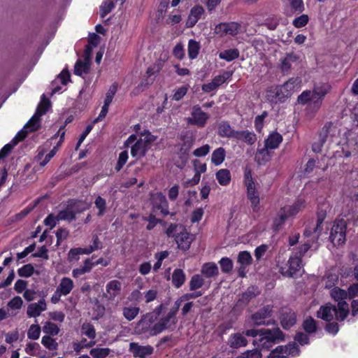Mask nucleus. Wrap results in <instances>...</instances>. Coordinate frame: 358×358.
<instances>
[{"label": "nucleus", "instance_id": "1", "mask_svg": "<svg viewBox=\"0 0 358 358\" xmlns=\"http://www.w3.org/2000/svg\"><path fill=\"white\" fill-rule=\"evenodd\" d=\"M305 207L306 201L303 199H297L293 204L281 207L273 218L272 231L275 233L279 231L289 217L295 216Z\"/></svg>", "mask_w": 358, "mask_h": 358}, {"label": "nucleus", "instance_id": "2", "mask_svg": "<svg viewBox=\"0 0 358 358\" xmlns=\"http://www.w3.org/2000/svg\"><path fill=\"white\" fill-rule=\"evenodd\" d=\"M285 335L279 327L263 328L260 338L254 339L252 343L261 349L270 350L274 345L285 341Z\"/></svg>", "mask_w": 358, "mask_h": 358}, {"label": "nucleus", "instance_id": "3", "mask_svg": "<svg viewBox=\"0 0 358 358\" xmlns=\"http://www.w3.org/2000/svg\"><path fill=\"white\" fill-rule=\"evenodd\" d=\"M166 234L169 238H174L178 248L182 251L188 250L194 240L192 235L184 227L177 224L171 223L166 229Z\"/></svg>", "mask_w": 358, "mask_h": 358}, {"label": "nucleus", "instance_id": "4", "mask_svg": "<svg viewBox=\"0 0 358 358\" xmlns=\"http://www.w3.org/2000/svg\"><path fill=\"white\" fill-rule=\"evenodd\" d=\"M156 320L157 317L155 315V313H147L143 315L136 324L134 332L138 335L157 336L158 332L155 329Z\"/></svg>", "mask_w": 358, "mask_h": 358}, {"label": "nucleus", "instance_id": "5", "mask_svg": "<svg viewBox=\"0 0 358 358\" xmlns=\"http://www.w3.org/2000/svg\"><path fill=\"white\" fill-rule=\"evenodd\" d=\"M347 224L343 220L334 222L331 230L329 239L335 246H339L345 243Z\"/></svg>", "mask_w": 358, "mask_h": 358}, {"label": "nucleus", "instance_id": "6", "mask_svg": "<svg viewBox=\"0 0 358 358\" xmlns=\"http://www.w3.org/2000/svg\"><path fill=\"white\" fill-rule=\"evenodd\" d=\"M150 201L152 204L151 211L152 213H157L159 210L163 217H166L169 214V203L162 192H157L152 194Z\"/></svg>", "mask_w": 358, "mask_h": 358}, {"label": "nucleus", "instance_id": "7", "mask_svg": "<svg viewBox=\"0 0 358 358\" xmlns=\"http://www.w3.org/2000/svg\"><path fill=\"white\" fill-rule=\"evenodd\" d=\"M279 320L281 327L289 330L296 323V314L291 308H282L280 310Z\"/></svg>", "mask_w": 358, "mask_h": 358}, {"label": "nucleus", "instance_id": "8", "mask_svg": "<svg viewBox=\"0 0 358 358\" xmlns=\"http://www.w3.org/2000/svg\"><path fill=\"white\" fill-rule=\"evenodd\" d=\"M273 313V306L271 305H266L261 308L257 312L253 313L251 316V319L256 326H260L263 324H269L270 322H266L265 320L271 317Z\"/></svg>", "mask_w": 358, "mask_h": 358}, {"label": "nucleus", "instance_id": "9", "mask_svg": "<svg viewBox=\"0 0 358 358\" xmlns=\"http://www.w3.org/2000/svg\"><path fill=\"white\" fill-rule=\"evenodd\" d=\"M241 24L236 22H220L215 26V31L217 34L223 35L236 36L238 34Z\"/></svg>", "mask_w": 358, "mask_h": 358}, {"label": "nucleus", "instance_id": "10", "mask_svg": "<svg viewBox=\"0 0 358 358\" xmlns=\"http://www.w3.org/2000/svg\"><path fill=\"white\" fill-rule=\"evenodd\" d=\"M78 201L75 199H69L67 201L66 206L64 209L59 210L57 213V220H65L72 222L76 218V213L75 208Z\"/></svg>", "mask_w": 358, "mask_h": 358}, {"label": "nucleus", "instance_id": "11", "mask_svg": "<svg viewBox=\"0 0 358 358\" xmlns=\"http://www.w3.org/2000/svg\"><path fill=\"white\" fill-rule=\"evenodd\" d=\"M179 139L182 141V143L179 144L180 149L178 152V155L180 158L187 157L194 144V138L192 134H189L187 131H185L180 134Z\"/></svg>", "mask_w": 358, "mask_h": 358}, {"label": "nucleus", "instance_id": "12", "mask_svg": "<svg viewBox=\"0 0 358 358\" xmlns=\"http://www.w3.org/2000/svg\"><path fill=\"white\" fill-rule=\"evenodd\" d=\"M208 119L209 115L203 112L199 106H195L192 112V117H189L187 122L190 124L196 125L199 127H203Z\"/></svg>", "mask_w": 358, "mask_h": 358}, {"label": "nucleus", "instance_id": "13", "mask_svg": "<svg viewBox=\"0 0 358 358\" xmlns=\"http://www.w3.org/2000/svg\"><path fill=\"white\" fill-rule=\"evenodd\" d=\"M287 265L288 268L286 271H284V268H281L282 274L287 277H293L303 267L302 259L292 255L288 259Z\"/></svg>", "mask_w": 358, "mask_h": 358}, {"label": "nucleus", "instance_id": "14", "mask_svg": "<svg viewBox=\"0 0 358 358\" xmlns=\"http://www.w3.org/2000/svg\"><path fill=\"white\" fill-rule=\"evenodd\" d=\"M279 85L271 86L267 88L266 91V99L271 103H282L286 99V95L283 94Z\"/></svg>", "mask_w": 358, "mask_h": 358}, {"label": "nucleus", "instance_id": "15", "mask_svg": "<svg viewBox=\"0 0 358 358\" xmlns=\"http://www.w3.org/2000/svg\"><path fill=\"white\" fill-rule=\"evenodd\" d=\"M129 351L134 357L145 358L153 353L154 348L150 345H141L138 343H130Z\"/></svg>", "mask_w": 358, "mask_h": 358}, {"label": "nucleus", "instance_id": "16", "mask_svg": "<svg viewBox=\"0 0 358 358\" xmlns=\"http://www.w3.org/2000/svg\"><path fill=\"white\" fill-rule=\"evenodd\" d=\"M246 187V193L248 199L250 201L251 208L254 212H258L259 210V194L256 188L255 183L251 184L248 182Z\"/></svg>", "mask_w": 358, "mask_h": 358}, {"label": "nucleus", "instance_id": "17", "mask_svg": "<svg viewBox=\"0 0 358 358\" xmlns=\"http://www.w3.org/2000/svg\"><path fill=\"white\" fill-rule=\"evenodd\" d=\"M332 126L333 123L331 122H328L324 125L321 131L320 132L319 141L317 142H315L312 145L313 152L315 153H320L322 151V147L327 141V136Z\"/></svg>", "mask_w": 358, "mask_h": 358}, {"label": "nucleus", "instance_id": "18", "mask_svg": "<svg viewBox=\"0 0 358 358\" xmlns=\"http://www.w3.org/2000/svg\"><path fill=\"white\" fill-rule=\"evenodd\" d=\"M336 313V306L330 303L321 306L317 312V317L326 322H331Z\"/></svg>", "mask_w": 358, "mask_h": 358}, {"label": "nucleus", "instance_id": "19", "mask_svg": "<svg viewBox=\"0 0 358 358\" xmlns=\"http://www.w3.org/2000/svg\"><path fill=\"white\" fill-rule=\"evenodd\" d=\"M204 8L200 5L193 6L189 12L187 20L186 21V27L192 28L195 26L197 22L201 19V16L204 14Z\"/></svg>", "mask_w": 358, "mask_h": 358}, {"label": "nucleus", "instance_id": "20", "mask_svg": "<svg viewBox=\"0 0 358 358\" xmlns=\"http://www.w3.org/2000/svg\"><path fill=\"white\" fill-rule=\"evenodd\" d=\"M178 320H173L168 313L161 317L157 322H155V331L158 332V335L166 329H171L172 326H175Z\"/></svg>", "mask_w": 358, "mask_h": 358}, {"label": "nucleus", "instance_id": "21", "mask_svg": "<svg viewBox=\"0 0 358 358\" xmlns=\"http://www.w3.org/2000/svg\"><path fill=\"white\" fill-rule=\"evenodd\" d=\"M234 139L245 143L248 145H252L257 141V135L249 130L236 131Z\"/></svg>", "mask_w": 358, "mask_h": 358}, {"label": "nucleus", "instance_id": "22", "mask_svg": "<svg viewBox=\"0 0 358 358\" xmlns=\"http://www.w3.org/2000/svg\"><path fill=\"white\" fill-rule=\"evenodd\" d=\"M283 141L282 136L276 131L271 132L264 141V145L270 150L277 149Z\"/></svg>", "mask_w": 358, "mask_h": 358}, {"label": "nucleus", "instance_id": "23", "mask_svg": "<svg viewBox=\"0 0 358 358\" xmlns=\"http://www.w3.org/2000/svg\"><path fill=\"white\" fill-rule=\"evenodd\" d=\"M148 149L146 145L143 143V138H139L131 146V155L133 157L141 159L146 155Z\"/></svg>", "mask_w": 358, "mask_h": 358}, {"label": "nucleus", "instance_id": "24", "mask_svg": "<svg viewBox=\"0 0 358 358\" xmlns=\"http://www.w3.org/2000/svg\"><path fill=\"white\" fill-rule=\"evenodd\" d=\"M46 310V303L44 299H40L38 303H33L28 306L27 314L29 317H36L41 312Z\"/></svg>", "mask_w": 358, "mask_h": 358}, {"label": "nucleus", "instance_id": "25", "mask_svg": "<svg viewBox=\"0 0 358 358\" xmlns=\"http://www.w3.org/2000/svg\"><path fill=\"white\" fill-rule=\"evenodd\" d=\"M299 59L298 55L294 52H288L285 54V58L282 60L280 69L283 73H288L291 69L292 64L296 62Z\"/></svg>", "mask_w": 358, "mask_h": 358}, {"label": "nucleus", "instance_id": "26", "mask_svg": "<svg viewBox=\"0 0 358 358\" xmlns=\"http://www.w3.org/2000/svg\"><path fill=\"white\" fill-rule=\"evenodd\" d=\"M247 344V339L240 333L231 334L228 339V345L231 348L238 349L246 346Z\"/></svg>", "mask_w": 358, "mask_h": 358}, {"label": "nucleus", "instance_id": "27", "mask_svg": "<svg viewBox=\"0 0 358 358\" xmlns=\"http://www.w3.org/2000/svg\"><path fill=\"white\" fill-rule=\"evenodd\" d=\"M236 130L233 129L227 121H222L217 127V134L222 138H234Z\"/></svg>", "mask_w": 358, "mask_h": 358}, {"label": "nucleus", "instance_id": "28", "mask_svg": "<svg viewBox=\"0 0 358 358\" xmlns=\"http://www.w3.org/2000/svg\"><path fill=\"white\" fill-rule=\"evenodd\" d=\"M201 273L206 278H215L218 275L219 270L215 262H207L203 264Z\"/></svg>", "mask_w": 358, "mask_h": 358}, {"label": "nucleus", "instance_id": "29", "mask_svg": "<svg viewBox=\"0 0 358 358\" xmlns=\"http://www.w3.org/2000/svg\"><path fill=\"white\" fill-rule=\"evenodd\" d=\"M349 314L348 303L345 301H339L336 306L335 318L337 321H344Z\"/></svg>", "mask_w": 358, "mask_h": 358}, {"label": "nucleus", "instance_id": "30", "mask_svg": "<svg viewBox=\"0 0 358 358\" xmlns=\"http://www.w3.org/2000/svg\"><path fill=\"white\" fill-rule=\"evenodd\" d=\"M106 290L110 299H114L121 290V282L117 280L109 281L106 286Z\"/></svg>", "mask_w": 358, "mask_h": 358}, {"label": "nucleus", "instance_id": "31", "mask_svg": "<svg viewBox=\"0 0 358 358\" xmlns=\"http://www.w3.org/2000/svg\"><path fill=\"white\" fill-rule=\"evenodd\" d=\"M268 150L265 145L263 148L257 149L255 159L259 165H264L271 159Z\"/></svg>", "mask_w": 358, "mask_h": 358}, {"label": "nucleus", "instance_id": "32", "mask_svg": "<svg viewBox=\"0 0 358 358\" xmlns=\"http://www.w3.org/2000/svg\"><path fill=\"white\" fill-rule=\"evenodd\" d=\"M73 288V280L67 277H64L62 278L61 282L58 287H57V291H59L64 296H66L69 294Z\"/></svg>", "mask_w": 358, "mask_h": 358}, {"label": "nucleus", "instance_id": "33", "mask_svg": "<svg viewBox=\"0 0 358 358\" xmlns=\"http://www.w3.org/2000/svg\"><path fill=\"white\" fill-rule=\"evenodd\" d=\"M330 90L331 86L328 83H320L314 85L313 90L315 92V94L319 95L317 101V103L322 101L325 96L329 92Z\"/></svg>", "mask_w": 358, "mask_h": 358}, {"label": "nucleus", "instance_id": "34", "mask_svg": "<svg viewBox=\"0 0 358 358\" xmlns=\"http://www.w3.org/2000/svg\"><path fill=\"white\" fill-rule=\"evenodd\" d=\"M186 276L182 269L176 268L172 273V284L176 288H180L185 282Z\"/></svg>", "mask_w": 358, "mask_h": 358}, {"label": "nucleus", "instance_id": "35", "mask_svg": "<svg viewBox=\"0 0 358 358\" xmlns=\"http://www.w3.org/2000/svg\"><path fill=\"white\" fill-rule=\"evenodd\" d=\"M302 328L308 334H314L318 329L317 321L311 316H308L303 321Z\"/></svg>", "mask_w": 358, "mask_h": 358}, {"label": "nucleus", "instance_id": "36", "mask_svg": "<svg viewBox=\"0 0 358 358\" xmlns=\"http://www.w3.org/2000/svg\"><path fill=\"white\" fill-rule=\"evenodd\" d=\"M215 176L219 184L222 186L228 185L231 180V173L227 169H220L217 171Z\"/></svg>", "mask_w": 358, "mask_h": 358}, {"label": "nucleus", "instance_id": "37", "mask_svg": "<svg viewBox=\"0 0 358 358\" xmlns=\"http://www.w3.org/2000/svg\"><path fill=\"white\" fill-rule=\"evenodd\" d=\"M342 152L345 157H350L352 153H357L358 143L354 140H348L345 144L343 145Z\"/></svg>", "mask_w": 358, "mask_h": 358}, {"label": "nucleus", "instance_id": "38", "mask_svg": "<svg viewBox=\"0 0 358 358\" xmlns=\"http://www.w3.org/2000/svg\"><path fill=\"white\" fill-rule=\"evenodd\" d=\"M240 52L237 48H232L223 50L220 52L219 57L227 62H231L239 57Z\"/></svg>", "mask_w": 358, "mask_h": 358}, {"label": "nucleus", "instance_id": "39", "mask_svg": "<svg viewBox=\"0 0 358 358\" xmlns=\"http://www.w3.org/2000/svg\"><path fill=\"white\" fill-rule=\"evenodd\" d=\"M93 268V264L90 259L84 262L83 266L73 270L72 274L74 278H79L82 275L90 272Z\"/></svg>", "mask_w": 358, "mask_h": 358}, {"label": "nucleus", "instance_id": "40", "mask_svg": "<svg viewBox=\"0 0 358 358\" xmlns=\"http://www.w3.org/2000/svg\"><path fill=\"white\" fill-rule=\"evenodd\" d=\"M226 156L225 150L220 147L215 149L211 156V162L215 166L220 165L224 160Z\"/></svg>", "mask_w": 358, "mask_h": 358}, {"label": "nucleus", "instance_id": "41", "mask_svg": "<svg viewBox=\"0 0 358 358\" xmlns=\"http://www.w3.org/2000/svg\"><path fill=\"white\" fill-rule=\"evenodd\" d=\"M201 48L200 43L194 40L191 39L188 42V56L191 59H196L199 53V50Z\"/></svg>", "mask_w": 358, "mask_h": 358}, {"label": "nucleus", "instance_id": "42", "mask_svg": "<svg viewBox=\"0 0 358 358\" xmlns=\"http://www.w3.org/2000/svg\"><path fill=\"white\" fill-rule=\"evenodd\" d=\"M51 107V102L50 101L45 97V94L42 95L41 101L40 103L38 104L36 113L40 117L45 114L49 108Z\"/></svg>", "mask_w": 358, "mask_h": 358}, {"label": "nucleus", "instance_id": "43", "mask_svg": "<svg viewBox=\"0 0 358 358\" xmlns=\"http://www.w3.org/2000/svg\"><path fill=\"white\" fill-rule=\"evenodd\" d=\"M43 331L47 334L46 336H53L57 335L59 333L60 329L57 324L50 321H47L45 322L43 327Z\"/></svg>", "mask_w": 358, "mask_h": 358}, {"label": "nucleus", "instance_id": "44", "mask_svg": "<svg viewBox=\"0 0 358 358\" xmlns=\"http://www.w3.org/2000/svg\"><path fill=\"white\" fill-rule=\"evenodd\" d=\"M189 285L190 291L197 290L204 285V279L201 275L194 274L192 276Z\"/></svg>", "mask_w": 358, "mask_h": 358}, {"label": "nucleus", "instance_id": "45", "mask_svg": "<svg viewBox=\"0 0 358 358\" xmlns=\"http://www.w3.org/2000/svg\"><path fill=\"white\" fill-rule=\"evenodd\" d=\"M40 119L41 117L35 113L34 115L29 120V121L24 126V129H27L29 131H37L40 127Z\"/></svg>", "mask_w": 358, "mask_h": 358}, {"label": "nucleus", "instance_id": "46", "mask_svg": "<svg viewBox=\"0 0 358 358\" xmlns=\"http://www.w3.org/2000/svg\"><path fill=\"white\" fill-rule=\"evenodd\" d=\"M330 295L336 301H343L348 297V292L338 287L333 288L330 292Z\"/></svg>", "mask_w": 358, "mask_h": 358}, {"label": "nucleus", "instance_id": "47", "mask_svg": "<svg viewBox=\"0 0 358 358\" xmlns=\"http://www.w3.org/2000/svg\"><path fill=\"white\" fill-rule=\"evenodd\" d=\"M80 255H88L85 248H71L68 253V259L69 262L78 261Z\"/></svg>", "mask_w": 358, "mask_h": 358}, {"label": "nucleus", "instance_id": "48", "mask_svg": "<svg viewBox=\"0 0 358 358\" xmlns=\"http://www.w3.org/2000/svg\"><path fill=\"white\" fill-rule=\"evenodd\" d=\"M111 350L108 348H95L90 351V355L92 358H106L110 353Z\"/></svg>", "mask_w": 358, "mask_h": 358}, {"label": "nucleus", "instance_id": "49", "mask_svg": "<svg viewBox=\"0 0 358 358\" xmlns=\"http://www.w3.org/2000/svg\"><path fill=\"white\" fill-rule=\"evenodd\" d=\"M252 258L250 253L248 251H241L238 255L237 262L242 266L246 267L252 264Z\"/></svg>", "mask_w": 358, "mask_h": 358}, {"label": "nucleus", "instance_id": "50", "mask_svg": "<svg viewBox=\"0 0 358 358\" xmlns=\"http://www.w3.org/2000/svg\"><path fill=\"white\" fill-rule=\"evenodd\" d=\"M139 311L138 307H124L122 315L128 321H131L138 315Z\"/></svg>", "mask_w": 358, "mask_h": 358}, {"label": "nucleus", "instance_id": "51", "mask_svg": "<svg viewBox=\"0 0 358 358\" xmlns=\"http://www.w3.org/2000/svg\"><path fill=\"white\" fill-rule=\"evenodd\" d=\"M268 115V113L266 110L262 112L261 115L255 117V129L258 133H261L264 126V120Z\"/></svg>", "mask_w": 358, "mask_h": 358}, {"label": "nucleus", "instance_id": "52", "mask_svg": "<svg viewBox=\"0 0 358 358\" xmlns=\"http://www.w3.org/2000/svg\"><path fill=\"white\" fill-rule=\"evenodd\" d=\"M221 271L224 273H229L233 269V262L229 257H222L219 261Z\"/></svg>", "mask_w": 358, "mask_h": 358}, {"label": "nucleus", "instance_id": "53", "mask_svg": "<svg viewBox=\"0 0 358 358\" xmlns=\"http://www.w3.org/2000/svg\"><path fill=\"white\" fill-rule=\"evenodd\" d=\"M41 343L49 350H56L58 348V343L55 339L50 336H44L42 337Z\"/></svg>", "mask_w": 358, "mask_h": 358}, {"label": "nucleus", "instance_id": "54", "mask_svg": "<svg viewBox=\"0 0 358 358\" xmlns=\"http://www.w3.org/2000/svg\"><path fill=\"white\" fill-rule=\"evenodd\" d=\"M81 332L90 339H94L96 337V330L91 323H84L81 327Z\"/></svg>", "mask_w": 358, "mask_h": 358}, {"label": "nucleus", "instance_id": "55", "mask_svg": "<svg viewBox=\"0 0 358 358\" xmlns=\"http://www.w3.org/2000/svg\"><path fill=\"white\" fill-rule=\"evenodd\" d=\"M35 271L34 267L31 264H27L18 268L17 273L20 277L29 278Z\"/></svg>", "mask_w": 358, "mask_h": 358}, {"label": "nucleus", "instance_id": "56", "mask_svg": "<svg viewBox=\"0 0 358 358\" xmlns=\"http://www.w3.org/2000/svg\"><path fill=\"white\" fill-rule=\"evenodd\" d=\"M129 159V154L127 150H124L119 154L117 162L115 166L116 172H119L126 164Z\"/></svg>", "mask_w": 358, "mask_h": 358}, {"label": "nucleus", "instance_id": "57", "mask_svg": "<svg viewBox=\"0 0 358 358\" xmlns=\"http://www.w3.org/2000/svg\"><path fill=\"white\" fill-rule=\"evenodd\" d=\"M38 201H36L33 206H28L27 208L21 210L20 213L15 215L13 218V222H18L22 220L24 217L27 216L36 206Z\"/></svg>", "mask_w": 358, "mask_h": 358}, {"label": "nucleus", "instance_id": "58", "mask_svg": "<svg viewBox=\"0 0 358 358\" xmlns=\"http://www.w3.org/2000/svg\"><path fill=\"white\" fill-rule=\"evenodd\" d=\"M317 223L315 226V230H323L322 224L327 217V211L325 210L317 208Z\"/></svg>", "mask_w": 358, "mask_h": 358}, {"label": "nucleus", "instance_id": "59", "mask_svg": "<svg viewBox=\"0 0 358 358\" xmlns=\"http://www.w3.org/2000/svg\"><path fill=\"white\" fill-rule=\"evenodd\" d=\"M89 71V66L87 63L78 59L74 66V73L76 76H82L83 73H87Z\"/></svg>", "mask_w": 358, "mask_h": 358}, {"label": "nucleus", "instance_id": "60", "mask_svg": "<svg viewBox=\"0 0 358 358\" xmlns=\"http://www.w3.org/2000/svg\"><path fill=\"white\" fill-rule=\"evenodd\" d=\"M41 327L38 324H31L27 331V337L31 340H37L40 337Z\"/></svg>", "mask_w": 358, "mask_h": 358}, {"label": "nucleus", "instance_id": "61", "mask_svg": "<svg viewBox=\"0 0 358 358\" xmlns=\"http://www.w3.org/2000/svg\"><path fill=\"white\" fill-rule=\"evenodd\" d=\"M118 84L117 83H113L109 87L108 90L106 98L104 100V103L106 104L110 105L113 101V97L115 95L117 91Z\"/></svg>", "mask_w": 358, "mask_h": 358}, {"label": "nucleus", "instance_id": "62", "mask_svg": "<svg viewBox=\"0 0 358 358\" xmlns=\"http://www.w3.org/2000/svg\"><path fill=\"white\" fill-rule=\"evenodd\" d=\"M155 214V213H152L151 211V213L148 217H143L144 220L148 222V224L146 226L147 230H152L160 222V220L156 218Z\"/></svg>", "mask_w": 358, "mask_h": 358}, {"label": "nucleus", "instance_id": "63", "mask_svg": "<svg viewBox=\"0 0 358 358\" xmlns=\"http://www.w3.org/2000/svg\"><path fill=\"white\" fill-rule=\"evenodd\" d=\"M95 206L98 208V216H102L106 208V201L101 196H98L94 201Z\"/></svg>", "mask_w": 358, "mask_h": 358}, {"label": "nucleus", "instance_id": "64", "mask_svg": "<svg viewBox=\"0 0 358 358\" xmlns=\"http://www.w3.org/2000/svg\"><path fill=\"white\" fill-rule=\"evenodd\" d=\"M114 6V3L110 0H106L103 1L100 8L101 16L102 17H104L106 15H107L109 13L111 12Z\"/></svg>", "mask_w": 358, "mask_h": 358}]
</instances>
